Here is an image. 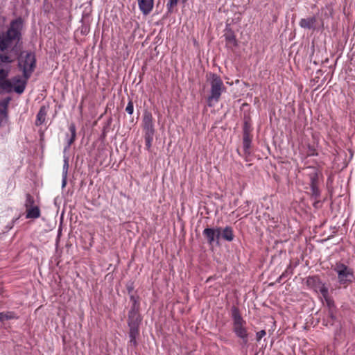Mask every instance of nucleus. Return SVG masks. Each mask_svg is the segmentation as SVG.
I'll use <instances>...</instances> for the list:
<instances>
[{
  "label": "nucleus",
  "instance_id": "72a5a7b5",
  "mask_svg": "<svg viewBox=\"0 0 355 355\" xmlns=\"http://www.w3.org/2000/svg\"><path fill=\"white\" fill-rule=\"evenodd\" d=\"M315 154L313 152V153H309V155H315Z\"/></svg>",
  "mask_w": 355,
  "mask_h": 355
},
{
  "label": "nucleus",
  "instance_id": "bb28decb",
  "mask_svg": "<svg viewBox=\"0 0 355 355\" xmlns=\"http://www.w3.org/2000/svg\"><path fill=\"white\" fill-rule=\"evenodd\" d=\"M125 111L128 114H132L134 111V105L132 101H130L126 106Z\"/></svg>",
  "mask_w": 355,
  "mask_h": 355
},
{
  "label": "nucleus",
  "instance_id": "4be33fe9",
  "mask_svg": "<svg viewBox=\"0 0 355 355\" xmlns=\"http://www.w3.org/2000/svg\"><path fill=\"white\" fill-rule=\"evenodd\" d=\"M323 297L326 301V304H327V306L329 307V310H331V309L334 310L336 308L335 303H334V300L329 297V293L327 294V295H325V297Z\"/></svg>",
  "mask_w": 355,
  "mask_h": 355
},
{
  "label": "nucleus",
  "instance_id": "7c9ffc66",
  "mask_svg": "<svg viewBox=\"0 0 355 355\" xmlns=\"http://www.w3.org/2000/svg\"><path fill=\"white\" fill-rule=\"evenodd\" d=\"M67 176L62 175V188H64L67 184Z\"/></svg>",
  "mask_w": 355,
  "mask_h": 355
},
{
  "label": "nucleus",
  "instance_id": "aec40b11",
  "mask_svg": "<svg viewBox=\"0 0 355 355\" xmlns=\"http://www.w3.org/2000/svg\"><path fill=\"white\" fill-rule=\"evenodd\" d=\"M69 130L71 133L70 138L67 140V145L64 147V151L69 149L71 145L75 141L76 138V128L74 123H71L69 126Z\"/></svg>",
  "mask_w": 355,
  "mask_h": 355
},
{
  "label": "nucleus",
  "instance_id": "c756f323",
  "mask_svg": "<svg viewBox=\"0 0 355 355\" xmlns=\"http://www.w3.org/2000/svg\"><path fill=\"white\" fill-rule=\"evenodd\" d=\"M266 332L265 330H261L257 333L256 339L259 342L263 336H265Z\"/></svg>",
  "mask_w": 355,
  "mask_h": 355
},
{
  "label": "nucleus",
  "instance_id": "cd10ccee",
  "mask_svg": "<svg viewBox=\"0 0 355 355\" xmlns=\"http://www.w3.org/2000/svg\"><path fill=\"white\" fill-rule=\"evenodd\" d=\"M328 315H329V317L331 318V320L332 321L331 324L333 325L334 324V322L336 320V316L335 315L334 310H333V309L329 310L328 311Z\"/></svg>",
  "mask_w": 355,
  "mask_h": 355
},
{
  "label": "nucleus",
  "instance_id": "9d476101",
  "mask_svg": "<svg viewBox=\"0 0 355 355\" xmlns=\"http://www.w3.org/2000/svg\"><path fill=\"white\" fill-rule=\"evenodd\" d=\"M252 131L250 118L249 116L244 117L243 126V147L245 155L250 154V147L252 136L250 132Z\"/></svg>",
  "mask_w": 355,
  "mask_h": 355
},
{
  "label": "nucleus",
  "instance_id": "a211bd4d",
  "mask_svg": "<svg viewBox=\"0 0 355 355\" xmlns=\"http://www.w3.org/2000/svg\"><path fill=\"white\" fill-rule=\"evenodd\" d=\"M309 170V177L310 180V187L318 186V169L313 166L307 167Z\"/></svg>",
  "mask_w": 355,
  "mask_h": 355
},
{
  "label": "nucleus",
  "instance_id": "393cba45",
  "mask_svg": "<svg viewBox=\"0 0 355 355\" xmlns=\"http://www.w3.org/2000/svg\"><path fill=\"white\" fill-rule=\"evenodd\" d=\"M68 169H69V158L67 157H64L63 168H62L63 176H67Z\"/></svg>",
  "mask_w": 355,
  "mask_h": 355
},
{
  "label": "nucleus",
  "instance_id": "1a4fd4ad",
  "mask_svg": "<svg viewBox=\"0 0 355 355\" xmlns=\"http://www.w3.org/2000/svg\"><path fill=\"white\" fill-rule=\"evenodd\" d=\"M36 68V58L34 53H27L24 58V89L28 79Z\"/></svg>",
  "mask_w": 355,
  "mask_h": 355
},
{
  "label": "nucleus",
  "instance_id": "e433bc0d",
  "mask_svg": "<svg viewBox=\"0 0 355 355\" xmlns=\"http://www.w3.org/2000/svg\"><path fill=\"white\" fill-rule=\"evenodd\" d=\"M182 1H183V2H186L187 0H182Z\"/></svg>",
  "mask_w": 355,
  "mask_h": 355
},
{
  "label": "nucleus",
  "instance_id": "412c9836",
  "mask_svg": "<svg viewBox=\"0 0 355 355\" xmlns=\"http://www.w3.org/2000/svg\"><path fill=\"white\" fill-rule=\"evenodd\" d=\"M311 197L313 200L319 199L320 197V191L318 186H313L311 187Z\"/></svg>",
  "mask_w": 355,
  "mask_h": 355
},
{
  "label": "nucleus",
  "instance_id": "2f4dec72",
  "mask_svg": "<svg viewBox=\"0 0 355 355\" xmlns=\"http://www.w3.org/2000/svg\"><path fill=\"white\" fill-rule=\"evenodd\" d=\"M320 204V200L319 199L315 200V202H313V205L315 208L319 207V205Z\"/></svg>",
  "mask_w": 355,
  "mask_h": 355
},
{
  "label": "nucleus",
  "instance_id": "f8f14e48",
  "mask_svg": "<svg viewBox=\"0 0 355 355\" xmlns=\"http://www.w3.org/2000/svg\"><path fill=\"white\" fill-rule=\"evenodd\" d=\"M306 286L314 290L315 292H320L322 297H325L328 294V288L324 284L322 283L318 276H309L306 278Z\"/></svg>",
  "mask_w": 355,
  "mask_h": 355
},
{
  "label": "nucleus",
  "instance_id": "0eeeda50",
  "mask_svg": "<svg viewBox=\"0 0 355 355\" xmlns=\"http://www.w3.org/2000/svg\"><path fill=\"white\" fill-rule=\"evenodd\" d=\"M25 207V218L33 221L41 216V209L39 205V202H37L33 196L30 193L26 195V200L24 204Z\"/></svg>",
  "mask_w": 355,
  "mask_h": 355
},
{
  "label": "nucleus",
  "instance_id": "5701e85b",
  "mask_svg": "<svg viewBox=\"0 0 355 355\" xmlns=\"http://www.w3.org/2000/svg\"><path fill=\"white\" fill-rule=\"evenodd\" d=\"M13 318H14V314L11 312L0 313V322H3L5 320L12 319Z\"/></svg>",
  "mask_w": 355,
  "mask_h": 355
},
{
  "label": "nucleus",
  "instance_id": "9b49d317",
  "mask_svg": "<svg viewBox=\"0 0 355 355\" xmlns=\"http://www.w3.org/2000/svg\"><path fill=\"white\" fill-rule=\"evenodd\" d=\"M220 227H207L202 232V235L206 239L209 246L217 245L220 244Z\"/></svg>",
  "mask_w": 355,
  "mask_h": 355
},
{
  "label": "nucleus",
  "instance_id": "2eb2a0df",
  "mask_svg": "<svg viewBox=\"0 0 355 355\" xmlns=\"http://www.w3.org/2000/svg\"><path fill=\"white\" fill-rule=\"evenodd\" d=\"M138 6L144 15H148L153 8L154 0H137Z\"/></svg>",
  "mask_w": 355,
  "mask_h": 355
},
{
  "label": "nucleus",
  "instance_id": "7ed1b4c3",
  "mask_svg": "<svg viewBox=\"0 0 355 355\" xmlns=\"http://www.w3.org/2000/svg\"><path fill=\"white\" fill-rule=\"evenodd\" d=\"M232 319V331L241 340V344L246 345L248 343L249 333L246 327V321L242 317L239 309L233 305L230 309Z\"/></svg>",
  "mask_w": 355,
  "mask_h": 355
},
{
  "label": "nucleus",
  "instance_id": "f03ea898",
  "mask_svg": "<svg viewBox=\"0 0 355 355\" xmlns=\"http://www.w3.org/2000/svg\"><path fill=\"white\" fill-rule=\"evenodd\" d=\"M129 296L132 304L128 312L127 318L129 337L128 346L136 348L139 344L137 340L140 336V326L142 323L143 317L140 313L139 296L135 294H130Z\"/></svg>",
  "mask_w": 355,
  "mask_h": 355
},
{
  "label": "nucleus",
  "instance_id": "dca6fc26",
  "mask_svg": "<svg viewBox=\"0 0 355 355\" xmlns=\"http://www.w3.org/2000/svg\"><path fill=\"white\" fill-rule=\"evenodd\" d=\"M220 239L231 242L234 240V234L233 229L230 226H226L224 229L220 227Z\"/></svg>",
  "mask_w": 355,
  "mask_h": 355
},
{
  "label": "nucleus",
  "instance_id": "b1692460",
  "mask_svg": "<svg viewBox=\"0 0 355 355\" xmlns=\"http://www.w3.org/2000/svg\"><path fill=\"white\" fill-rule=\"evenodd\" d=\"M178 3V0H168V2L166 5L168 14H171L173 12V7L175 6Z\"/></svg>",
  "mask_w": 355,
  "mask_h": 355
},
{
  "label": "nucleus",
  "instance_id": "473e14b6",
  "mask_svg": "<svg viewBox=\"0 0 355 355\" xmlns=\"http://www.w3.org/2000/svg\"><path fill=\"white\" fill-rule=\"evenodd\" d=\"M22 67L21 62L20 60L19 59V67L21 68Z\"/></svg>",
  "mask_w": 355,
  "mask_h": 355
},
{
  "label": "nucleus",
  "instance_id": "ddd939ff",
  "mask_svg": "<svg viewBox=\"0 0 355 355\" xmlns=\"http://www.w3.org/2000/svg\"><path fill=\"white\" fill-rule=\"evenodd\" d=\"M224 32L223 37H225L226 46L230 49L238 46V41L236 38L235 33L230 27V25L226 26Z\"/></svg>",
  "mask_w": 355,
  "mask_h": 355
},
{
  "label": "nucleus",
  "instance_id": "a878e982",
  "mask_svg": "<svg viewBox=\"0 0 355 355\" xmlns=\"http://www.w3.org/2000/svg\"><path fill=\"white\" fill-rule=\"evenodd\" d=\"M125 288L128 295L133 294V291L135 289L134 282L132 281H129L128 282H127Z\"/></svg>",
  "mask_w": 355,
  "mask_h": 355
},
{
  "label": "nucleus",
  "instance_id": "4468645a",
  "mask_svg": "<svg viewBox=\"0 0 355 355\" xmlns=\"http://www.w3.org/2000/svg\"><path fill=\"white\" fill-rule=\"evenodd\" d=\"M10 101V97H7L0 101V126L6 123L8 117L7 109Z\"/></svg>",
  "mask_w": 355,
  "mask_h": 355
},
{
  "label": "nucleus",
  "instance_id": "6ab92c4d",
  "mask_svg": "<svg viewBox=\"0 0 355 355\" xmlns=\"http://www.w3.org/2000/svg\"><path fill=\"white\" fill-rule=\"evenodd\" d=\"M47 114V107L45 105H42L40 107V110L37 114L35 125L40 126L41 125L46 119V116Z\"/></svg>",
  "mask_w": 355,
  "mask_h": 355
},
{
  "label": "nucleus",
  "instance_id": "c9c22d12",
  "mask_svg": "<svg viewBox=\"0 0 355 355\" xmlns=\"http://www.w3.org/2000/svg\"><path fill=\"white\" fill-rule=\"evenodd\" d=\"M315 150H311V149H309V151H311V153H313Z\"/></svg>",
  "mask_w": 355,
  "mask_h": 355
},
{
  "label": "nucleus",
  "instance_id": "39448f33",
  "mask_svg": "<svg viewBox=\"0 0 355 355\" xmlns=\"http://www.w3.org/2000/svg\"><path fill=\"white\" fill-rule=\"evenodd\" d=\"M208 76H209L208 80H209L211 89L210 94L207 97V103L209 107H211V102H218L222 93L225 91L226 88L220 76L214 73L207 74V77Z\"/></svg>",
  "mask_w": 355,
  "mask_h": 355
},
{
  "label": "nucleus",
  "instance_id": "20e7f679",
  "mask_svg": "<svg viewBox=\"0 0 355 355\" xmlns=\"http://www.w3.org/2000/svg\"><path fill=\"white\" fill-rule=\"evenodd\" d=\"M8 71L0 69V94L10 93L15 92L17 94L22 93V79L19 76L10 79H6Z\"/></svg>",
  "mask_w": 355,
  "mask_h": 355
},
{
  "label": "nucleus",
  "instance_id": "c85d7f7f",
  "mask_svg": "<svg viewBox=\"0 0 355 355\" xmlns=\"http://www.w3.org/2000/svg\"><path fill=\"white\" fill-rule=\"evenodd\" d=\"M291 268V266L289 265L288 267L287 268V269L286 270V271L284 272H283L279 277V278L277 279V282L278 283H280L282 282V280L286 277V273L288 272V270Z\"/></svg>",
  "mask_w": 355,
  "mask_h": 355
},
{
  "label": "nucleus",
  "instance_id": "f3484780",
  "mask_svg": "<svg viewBox=\"0 0 355 355\" xmlns=\"http://www.w3.org/2000/svg\"><path fill=\"white\" fill-rule=\"evenodd\" d=\"M317 21V18L315 16H313L308 18L301 19L300 21V26L306 29H315V24Z\"/></svg>",
  "mask_w": 355,
  "mask_h": 355
},
{
  "label": "nucleus",
  "instance_id": "f704fd0d",
  "mask_svg": "<svg viewBox=\"0 0 355 355\" xmlns=\"http://www.w3.org/2000/svg\"><path fill=\"white\" fill-rule=\"evenodd\" d=\"M315 150H311V149H309V151H311V153H313Z\"/></svg>",
  "mask_w": 355,
  "mask_h": 355
},
{
  "label": "nucleus",
  "instance_id": "423d86ee",
  "mask_svg": "<svg viewBox=\"0 0 355 355\" xmlns=\"http://www.w3.org/2000/svg\"><path fill=\"white\" fill-rule=\"evenodd\" d=\"M142 128L144 132L146 148L148 151H150L155 133V129L154 127L153 115L149 111L146 110L144 113Z\"/></svg>",
  "mask_w": 355,
  "mask_h": 355
},
{
  "label": "nucleus",
  "instance_id": "f257e3e1",
  "mask_svg": "<svg viewBox=\"0 0 355 355\" xmlns=\"http://www.w3.org/2000/svg\"><path fill=\"white\" fill-rule=\"evenodd\" d=\"M22 21L19 18L12 21L10 28L6 33H0V59L3 62H11L17 56H20V52L17 44H18L20 35Z\"/></svg>",
  "mask_w": 355,
  "mask_h": 355
},
{
  "label": "nucleus",
  "instance_id": "6e6552de",
  "mask_svg": "<svg viewBox=\"0 0 355 355\" xmlns=\"http://www.w3.org/2000/svg\"><path fill=\"white\" fill-rule=\"evenodd\" d=\"M334 270L337 272L339 284L345 287L352 283L355 278L353 269L344 263H337Z\"/></svg>",
  "mask_w": 355,
  "mask_h": 355
}]
</instances>
